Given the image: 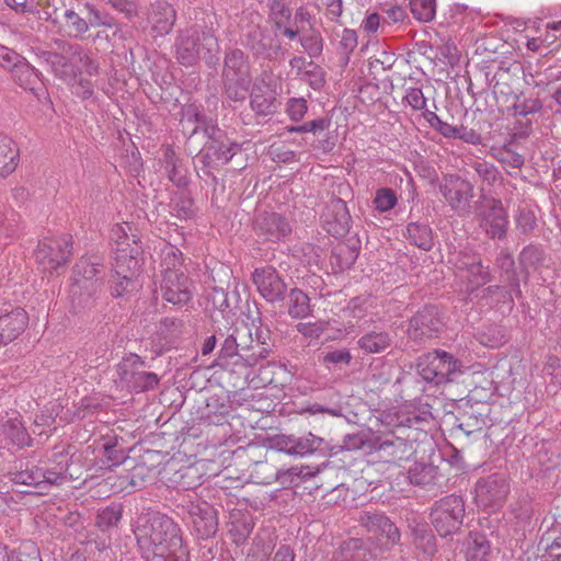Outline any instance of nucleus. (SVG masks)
Returning a JSON list of instances; mask_svg holds the SVG:
<instances>
[{
    "label": "nucleus",
    "mask_w": 561,
    "mask_h": 561,
    "mask_svg": "<svg viewBox=\"0 0 561 561\" xmlns=\"http://www.w3.org/2000/svg\"><path fill=\"white\" fill-rule=\"evenodd\" d=\"M134 535L142 557L168 553L183 543L181 530L174 520L159 512L140 514L135 523Z\"/></svg>",
    "instance_id": "obj_1"
},
{
    "label": "nucleus",
    "mask_w": 561,
    "mask_h": 561,
    "mask_svg": "<svg viewBox=\"0 0 561 561\" xmlns=\"http://www.w3.org/2000/svg\"><path fill=\"white\" fill-rule=\"evenodd\" d=\"M34 54L42 64L50 68L56 77L61 79L70 76L75 70L85 69L91 73L96 69L81 45L65 39H55L54 49L34 48Z\"/></svg>",
    "instance_id": "obj_2"
},
{
    "label": "nucleus",
    "mask_w": 561,
    "mask_h": 561,
    "mask_svg": "<svg viewBox=\"0 0 561 561\" xmlns=\"http://www.w3.org/2000/svg\"><path fill=\"white\" fill-rule=\"evenodd\" d=\"M113 233L116 238L114 273L115 276L127 279L128 283L131 277L138 276L140 270L139 256L142 252L140 238L137 229L128 222L117 225Z\"/></svg>",
    "instance_id": "obj_3"
},
{
    "label": "nucleus",
    "mask_w": 561,
    "mask_h": 561,
    "mask_svg": "<svg viewBox=\"0 0 561 561\" xmlns=\"http://www.w3.org/2000/svg\"><path fill=\"white\" fill-rule=\"evenodd\" d=\"M221 77L229 100L239 102L247 99L252 76L248 56L243 50L232 48L225 53Z\"/></svg>",
    "instance_id": "obj_4"
},
{
    "label": "nucleus",
    "mask_w": 561,
    "mask_h": 561,
    "mask_svg": "<svg viewBox=\"0 0 561 561\" xmlns=\"http://www.w3.org/2000/svg\"><path fill=\"white\" fill-rule=\"evenodd\" d=\"M111 18L90 1L70 2L61 16V26L71 38H83L91 27L111 26Z\"/></svg>",
    "instance_id": "obj_5"
},
{
    "label": "nucleus",
    "mask_w": 561,
    "mask_h": 561,
    "mask_svg": "<svg viewBox=\"0 0 561 561\" xmlns=\"http://www.w3.org/2000/svg\"><path fill=\"white\" fill-rule=\"evenodd\" d=\"M100 266H102L101 260L98 256H82L75 264L70 295L72 302L78 307H88L100 287L98 278H95L101 272Z\"/></svg>",
    "instance_id": "obj_6"
},
{
    "label": "nucleus",
    "mask_w": 561,
    "mask_h": 561,
    "mask_svg": "<svg viewBox=\"0 0 561 561\" xmlns=\"http://www.w3.org/2000/svg\"><path fill=\"white\" fill-rule=\"evenodd\" d=\"M403 427L398 426L394 431L374 435L366 442L367 447L385 462L408 460L414 453L413 439L409 434L403 436Z\"/></svg>",
    "instance_id": "obj_7"
},
{
    "label": "nucleus",
    "mask_w": 561,
    "mask_h": 561,
    "mask_svg": "<svg viewBox=\"0 0 561 561\" xmlns=\"http://www.w3.org/2000/svg\"><path fill=\"white\" fill-rule=\"evenodd\" d=\"M430 516L432 525L440 537L451 536L461 529L465 502L460 495H446L434 503Z\"/></svg>",
    "instance_id": "obj_8"
},
{
    "label": "nucleus",
    "mask_w": 561,
    "mask_h": 561,
    "mask_svg": "<svg viewBox=\"0 0 561 561\" xmlns=\"http://www.w3.org/2000/svg\"><path fill=\"white\" fill-rule=\"evenodd\" d=\"M204 133L208 137L198 158L209 175L210 170L227 164L239 151L240 146L231 142L224 133L215 126H206Z\"/></svg>",
    "instance_id": "obj_9"
},
{
    "label": "nucleus",
    "mask_w": 561,
    "mask_h": 561,
    "mask_svg": "<svg viewBox=\"0 0 561 561\" xmlns=\"http://www.w3.org/2000/svg\"><path fill=\"white\" fill-rule=\"evenodd\" d=\"M174 47L178 61L183 66H193L198 60L201 48L213 53L218 50L219 44L209 30L201 35L195 28H186L179 32Z\"/></svg>",
    "instance_id": "obj_10"
},
{
    "label": "nucleus",
    "mask_w": 561,
    "mask_h": 561,
    "mask_svg": "<svg viewBox=\"0 0 561 561\" xmlns=\"http://www.w3.org/2000/svg\"><path fill=\"white\" fill-rule=\"evenodd\" d=\"M459 362L447 352L434 351L422 355L417 359L416 368L419 375L427 382L440 385L453 381L454 376L459 371Z\"/></svg>",
    "instance_id": "obj_11"
},
{
    "label": "nucleus",
    "mask_w": 561,
    "mask_h": 561,
    "mask_svg": "<svg viewBox=\"0 0 561 561\" xmlns=\"http://www.w3.org/2000/svg\"><path fill=\"white\" fill-rule=\"evenodd\" d=\"M439 192L450 208L460 216L469 215L474 197L473 184L457 174L445 175L439 184Z\"/></svg>",
    "instance_id": "obj_12"
},
{
    "label": "nucleus",
    "mask_w": 561,
    "mask_h": 561,
    "mask_svg": "<svg viewBox=\"0 0 561 561\" xmlns=\"http://www.w3.org/2000/svg\"><path fill=\"white\" fill-rule=\"evenodd\" d=\"M510 493V483L504 474L493 473L480 478L474 488V499L479 506L497 510L503 506Z\"/></svg>",
    "instance_id": "obj_13"
},
{
    "label": "nucleus",
    "mask_w": 561,
    "mask_h": 561,
    "mask_svg": "<svg viewBox=\"0 0 561 561\" xmlns=\"http://www.w3.org/2000/svg\"><path fill=\"white\" fill-rule=\"evenodd\" d=\"M72 255V242L70 238L44 239L38 242L35 251L37 263L44 271L53 273L59 266L65 265Z\"/></svg>",
    "instance_id": "obj_14"
},
{
    "label": "nucleus",
    "mask_w": 561,
    "mask_h": 561,
    "mask_svg": "<svg viewBox=\"0 0 561 561\" xmlns=\"http://www.w3.org/2000/svg\"><path fill=\"white\" fill-rule=\"evenodd\" d=\"M444 328L439 309L435 306H425L409 321L408 336L421 342L425 339L437 337Z\"/></svg>",
    "instance_id": "obj_15"
},
{
    "label": "nucleus",
    "mask_w": 561,
    "mask_h": 561,
    "mask_svg": "<svg viewBox=\"0 0 561 561\" xmlns=\"http://www.w3.org/2000/svg\"><path fill=\"white\" fill-rule=\"evenodd\" d=\"M193 530L201 539L214 537L218 530L217 511L205 501L190 502L186 506Z\"/></svg>",
    "instance_id": "obj_16"
},
{
    "label": "nucleus",
    "mask_w": 561,
    "mask_h": 561,
    "mask_svg": "<svg viewBox=\"0 0 561 561\" xmlns=\"http://www.w3.org/2000/svg\"><path fill=\"white\" fill-rule=\"evenodd\" d=\"M252 278L259 293L266 301L276 302L284 300L287 285L275 267L266 265L255 268Z\"/></svg>",
    "instance_id": "obj_17"
},
{
    "label": "nucleus",
    "mask_w": 561,
    "mask_h": 561,
    "mask_svg": "<svg viewBox=\"0 0 561 561\" xmlns=\"http://www.w3.org/2000/svg\"><path fill=\"white\" fill-rule=\"evenodd\" d=\"M253 228L264 241L278 242L291 232L286 217L274 211H262L255 216Z\"/></svg>",
    "instance_id": "obj_18"
},
{
    "label": "nucleus",
    "mask_w": 561,
    "mask_h": 561,
    "mask_svg": "<svg viewBox=\"0 0 561 561\" xmlns=\"http://www.w3.org/2000/svg\"><path fill=\"white\" fill-rule=\"evenodd\" d=\"M159 456L157 451L147 450L128 470V473L119 477L121 489L126 490L128 486L133 490L144 488L156 473Z\"/></svg>",
    "instance_id": "obj_19"
},
{
    "label": "nucleus",
    "mask_w": 561,
    "mask_h": 561,
    "mask_svg": "<svg viewBox=\"0 0 561 561\" xmlns=\"http://www.w3.org/2000/svg\"><path fill=\"white\" fill-rule=\"evenodd\" d=\"M321 218L324 229L331 236L336 238L344 237L350 230L351 215L346 203L341 198H331L327 203Z\"/></svg>",
    "instance_id": "obj_20"
},
{
    "label": "nucleus",
    "mask_w": 561,
    "mask_h": 561,
    "mask_svg": "<svg viewBox=\"0 0 561 561\" xmlns=\"http://www.w3.org/2000/svg\"><path fill=\"white\" fill-rule=\"evenodd\" d=\"M190 279L184 272H164L160 283L163 299L173 305H184L192 299Z\"/></svg>",
    "instance_id": "obj_21"
},
{
    "label": "nucleus",
    "mask_w": 561,
    "mask_h": 561,
    "mask_svg": "<svg viewBox=\"0 0 561 561\" xmlns=\"http://www.w3.org/2000/svg\"><path fill=\"white\" fill-rule=\"evenodd\" d=\"M357 522L368 533L385 536L391 545H396L400 541L398 527L382 512L376 510L360 511Z\"/></svg>",
    "instance_id": "obj_22"
},
{
    "label": "nucleus",
    "mask_w": 561,
    "mask_h": 561,
    "mask_svg": "<svg viewBox=\"0 0 561 561\" xmlns=\"http://www.w3.org/2000/svg\"><path fill=\"white\" fill-rule=\"evenodd\" d=\"M483 224L486 233L492 239H504L507 233L508 217L500 199H485V209L483 211Z\"/></svg>",
    "instance_id": "obj_23"
},
{
    "label": "nucleus",
    "mask_w": 561,
    "mask_h": 561,
    "mask_svg": "<svg viewBox=\"0 0 561 561\" xmlns=\"http://www.w3.org/2000/svg\"><path fill=\"white\" fill-rule=\"evenodd\" d=\"M280 449L293 456H307L312 455L318 451H324L327 448V443L323 438L318 437L311 433L307 436L302 437H285L282 439Z\"/></svg>",
    "instance_id": "obj_24"
},
{
    "label": "nucleus",
    "mask_w": 561,
    "mask_h": 561,
    "mask_svg": "<svg viewBox=\"0 0 561 561\" xmlns=\"http://www.w3.org/2000/svg\"><path fill=\"white\" fill-rule=\"evenodd\" d=\"M27 322L28 316L22 308H15L0 316V345H5L22 334Z\"/></svg>",
    "instance_id": "obj_25"
},
{
    "label": "nucleus",
    "mask_w": 561,
    "mask_h": 561,
    "mask_svg": "<svg viewBox=\"0 0 561 561\" xmlns=\"http://www.w3.org/2000/svg\"><path fill=\"white\" fill-rule=\"evenodd\" d=\"M244 45L257 57H271L280 47L271 32L260 26L252 27L245 34Z\"/></svg>",
    "instance_id": "obj_26"
},
{
    "label": "nucleus",
    "mask_w": 561,
    "mask_h": 561,
    "mask_svg": "<svg viewBox=\"0 0 561 561\" xmlns=\"http://www.w3.org/2000/svg\"><path fill=\"white\" fill-rule=\"evenodd\" d=\"M149 21L152 31L159 36H164L172 31L176 21V12L169 2L158 0L151 4Z\"/></svg>",
    "instance_id": "obj_27"
},
{
    "label": "nucleus",
    "mask_w": 561,
    "mask_h": 561,
    "mask_svg": "<svg viewBox=\"0 0 561 561\" xmlns=\"http://www.w3.org/2000/svg\"><path fill=\"white\" fill-rule=\"evenodd\" d=\"M20 150L15 141L0 134V178L12 174L19 165Z\"/></svg>",
    "instance_id": "obj_28"
},
{
    "label": "nucleus",
    "mask_w": 561,
    "mask_h": 561,
    "mask_svg": "<svg viewBox=\"0 0 561 561\" xmlns=\"http://www.w3.org/2000/svg\"><path fill=\"white\" fill-rule=\"evenodd\" d=\"M393 342V337L387 331L373 330L362 335L358 341V347L367 354H379L388 350Z\"/></svg>",
    "instance_id": "obj_29"
},
{
    "label": "nucleus",
    "mask_w": 561,
    "mask_h": 561,
    "mask_svg": "<svg viewBox=\"0 0 561 561\" xmlns=\"http://www.w3.org/2000/svg\"><path fill=\"white\" fill-rule=\"evenodd\" d=\"M491 557V545L485 535L470 533L466 542V561H489Z\"/></svg>",
    "instance_id": "obj_30"
},
{
    "label": "nucleus",
    "mask_w": 561,
    "mask_h": 561,
    "mask_svg": "<svg viewBox=\"0 0 561 561\" xmlns=\"http://www.w3.org/2000/svg\"><path fill=\"white\" fill-rule=\"evenodd\" d=\"M411 484L431 489L438 481V468L431 463L416 462L408 471Z\"/></svg>",
    "instance_id": "obj_31"
},
{
    "label": "nucleus",
    "mask_w": 561,
    "mask_h": 561,
    "mask_svg": "<svg viewBox=\"0 0 561 561\" xmlns=\"http://www.w3.org/2000/svg\"><path fill=\"white\" fill-rule=\"evenodd\" d=\"M13 80L24 90L35 93L42 84L39 73L25 58L11 72Z\"/></svg>",
    "instance_id": "obj_32"
},
{
    "label": "nucleus",
    "mask_w": 561,
    "mask_h": 561,
    "mask_svg": "<svg viewBox=\"0 0 561 561\" xmlns=\"http://www.w3.org/2000/svg\"><path fill=\"white\" fill-rule=\"evenodd\" d=\"M251 108L261 116H268L276 113L278 101L273 91L264 92L260 88H254L251 93Z\"/></svg>",
    "instance_id": "obj_33"
},
{
    "label": "nucleus",
    "mask_w": 561,
    "mask_h": 561,
    "mask_svg": "<svg viewBox=\"0 0 561 561\" xmlns=\"http://www.w3.org/2000/svg\"><path fill=\"white\" fill-rule=\"evenodd\" d=\"M334 561H374V556L359 539L353 538L343 542Z\"/></svg>",
    "instance_id": "obj_34"
},
{
    "label": "nucleus",
    "mask_w": 561,
    "mask_h": 561,
    "mask_svg": "<svg viewBox=\"0 0 561 561\" xmlns=\"http://www.w3.org/2000/svg\"><path fill=\"white\" fill-rule=\"evenodd\" d=\"M358 256V249L347 243L336 244L331 252L330 263L335 272L350 268Z\"/></svg>",
    "instance_id": "obj_35"
},
{
    "label": "nucleus",
    "mask_w": 561,
    "mask_h": 561,
    "mask_svg": "<svg viewBox=\"0 0 561 561\" xmlns=\"http://www.w3.org/2000/svg\"><path fill=\"white\" fill-rule=\"evenodd\" d=\"M405 238L409 242L424 251L433 247V233L428 225L420 222H410L407 226Z\"/></svg>",
    "instance_id": "obj_36"
},
{
    "label": "nucleus",
    "mask_w": 561,
    "mask_h": 561,
    "mask_svg": "<svg viewBox=\"0 0 561 561\" xmlns=\"http://www.w3.org/2000/svg\"><path fill=\"white\" fill-rule=\"evenodd\" d=\"M164 163L168 176L178 187H184L188 184L186 169L182 165L180 159L175 156L172 148H167L164 152Z\"/></svg>",
    "instance_id": "obj_37"
},
{
    "label": "nucleus",
    "mask_w": 561,
    "mask_h": 561,
    "mask_svg": "<svg viewBox=\"0 0 561 561\" xmlns=\"http://www.w3.org/2000/svg\"><path fill=\"white\" fill-rule=\"evenodd\" d=\"M496 266L503 272L504 282L520 296L519 278L515 271V261L507 251H501L496 257Z\"/></svg>",
    "instance_id": "obj_38"
},
{
    "label": "nucleus",
    "mask_w": 561,
    "mask_h": 561,
    "mask_svg": "<svg viewBox=\"0 0 561 561\" xmlns=\"http://www.w3.org/2000/svg\"><path fill=\"white\" fill-rule=\"evenodd\" d=\"M239 300L240 297L238 293H233L232 296H229L224 288L214 287L208 294V301L221 313L231 312L238 307Z\"/></svg>",
    "instance_id": "obj_39"
},
{
    "label": "nucleus",
    "mask_w": 561,
    "mask_h": 561,
    "mask_svg": "<svg viewBox=\"0 0 561 561\" xmlns=\"http://www.w3.org/2000/svg\"><path fill=\"white\" fill-rule=\"evenodd\" d=\"M309 297L298 288H294L289 294L288 313L293 318L300 319L309 316L310 308Z\"/></svg>",
    "instance_id": "obj_40"
},
{
    "label": "nucleus",
    "mask_w": 561,
    "mask_h": 561,
    "mask_svg": "<svg viewBox=\"0 0 561 561\" xmlns=\"http://www.w3.org/2000/svg\"><path fill=\"white\" fill-rule=\"evenodd\" d=\"M414 545L427 559L437 551L436 540L433 533L426 527H416L413 531Z\"/></svg>",
    "instance_id": "obj_41"
},
{
    "label": "nucleus",
    "mask_w": 561,
    "mask_h": 561,
    "mask_svg": "<svg viewBox=\"0 0 561 561\" xmlns=\"http://www.w3.org/2000/svg\"><path fill=\"white\" fill-rule=\"evenodd\" d=\"M123 508L121 505H110L98 512L95 525L102 531L116 527L122 519Z\"/></svg>",
    "instance_id": "obj_42"
},
{
    "label": "nucleus",
    "mask_w": 561,
    "mask_h": 561,
    "mask_svg": "<svg viewBox=\"0 0 561 561\" xmlns=\"http://www.w3.org/2000/svg\"><path fill=\"white\" fill-rule=\"evenodd\" d=\"M57 468H42L41 494L47 493L50 486H59L67 481V468L58 465Z\"/></svg>",
    "instance_id": "obj_43"
},
{
    "label": "nucleus",
    "mask_w": 561,
    "mask_h": 561,
    "mask_svg": "<svg viewBox=\"0 0 561 561\" xmlns=\"http://www.w3.org/2000/svg\"><path fill=\"white\" fill-rule=\"evenodd\" d=\"M462 268L467 270L470 283L474 284L477 287L491 282L492 276L489 266H484L480 259L472 257L470 262H463Z\"/></svg>",
    "instance_id": "obj_44"
},
{
    "label": "nucleus",
    "mask_w": 561,
    "mask_h": 561,
    "mask_svg": "<svg viewBox=\"0 0 561 561\" xmlns=\"http://www.w3.org/2000/svg\"><path fill=\"white\" fill-rule=\"evenodd\" d=\"M41 474L42 468L32 467L26 468L24 470H16L10 472V480L16 484H24L28 486H34L37 492L41 494Z\"/></svg>",
    "instance_id": "obj_45"
},
{
    "label": "nucleus",
    "mask_w": 561,
    "mask_h": 561,
    "mask_svg": "<svg viewBox=\"0 0 561 561\" xmlns=\"http://www.w3.org/2000/svg\"><path fill=\"white\" fill-rule=\"evenodd\" d=\"M413 16L423 23L431 22L436 13V0H410Z\"/></svg>",
    "instance_id": "obj_46"
},
{
    "label": "nucleus",
    "mask_w": 561,
    "mask_h": 561,
    "mask_svg": "<svg viewBox=\"0 0 561 561\" xmlns=\"http://www.w3.org/2000/svg\"><path fill=\"white\" fill-rule=\"evenodd\" d=\"M203 115L195 105H187L182 110L181 125L183 130H190V136L197 133L199 124L204 123Z\"/></svg>",
    "instance_id": "obj_47"
},
{
    "label": "nucleus",
    "mask_w": 561,
    "mask_h": 561,
    "mask_svg": "<svg viewBox=\"0 0 561 561\" xmlns=\"http://www.w3.org/2000/svg\"><path fill=\"white\" fill-rule=\"evenodd\" d=\"M519 263L528 274L529 268H537L543 262V251L536 245H528L519 254Z\"/></svg>",
    "instance_id": "obj_48"
},
{
    "label": "nucleus",
    "mask_w": 561,
    "mask_h": 561,
    "mask_svg": "<svg viewBox=\"0 0 561 561\" xmlns=\"http://www.w3.org/2000/svg\"><path fill=\"white\" fill-rule=\"evenodd\" d=\"M313 90H321L325 84L324 70L313 61L308 62V69L304 70V76L300 78Z\"/></svg>",
    "instance_id": "obj_49"
},
{
    "label": "nucleus",
    "mask_w": 561,
    "mask_h": 561,
    "mask_svg": "<svg viewBox=\"0 0 561 561\" xmlns=\"http://www.w3.org/2000/svg\"><path fill=\"white\" fill-rule=\"evenodd\" d=\"M182 265H183V254L182 252L173 247V245H168L164 250H163V257H162V263H161V266L163 267V272H183L182 271Z\"/></svg>",
    "instance_id": "obj_50"
},
{
    "label": "nucleus",
    "mask_w": 561,
    "mask_h": 561,
    "mask_svg": "<svg viewBox=\"0 0 561 561\" xmlns=\"http://www.w3.org/2000/svg\"><path fill=\"white\" fill-rule=\"evenodd\" d=\"M270 10L271 16L278 30H280L291 18V10L286 0H272Z\"/></svg>",
    "instance_id": "obj_51"
},
{
    "label": "nucleus",
    "mask_w": 561,
    "mask_h": 561,
    "mask_svg": "<svg viewBox=\"0 0 561 561\" xmlns=\"http://www.w3.org/2000/svg\"><path fill=\"white\" fill-rule=\"evenodd\" d=\"M493 156L499 162L510 168L520 169L525 162L524 157L512 150L507 145L496 149Z\"/></svg>",
    "instance_id": "obj_52"
},
{
    "label": "nucleus",
    "mask_w": 561,
    "mask_h": 561,
    "mask_svg": "<svg viewBox=\"0 0 561 561\" xmlns=\"http://www.w3.org/2000/svg\"><path fill=\"white\" fill-rule=\"evenodd\" d=\"M300 45L310 57H318L323 50V39L321 34L312 30L310 34L302 35L299 38Z\"/></svg>",
    "instance_id": "obj_53"
},
{
    "label": "nucleus",
    "mask_w": 561,
    "mask_h": 561,
    "mask_svg": "<svg viewBox=\"0 0 561 561\" xmlns=\"http://www.w3.org/2000/svg\"><path fill=\"white\" fill-rule=\"evenodd\" d=\"M128 381L138 391H145L153 389L158 385L159 378L154 373L138 371L133 373L131 379H129Z\"/></svg>",
    "instance_id": "obj_54"
},
{
    "label": "nucleus",
    "mask_w": 561,
    "mask_h": 561,
    "mask_svg": "<svg viewBox=\"0 0 561 561\" xmlns=\"http://www.w3.org/2000/svg\"><path fill=\"white\" fill-rule=\"evenodd\" d=\"M267 354L268 348L266 342H253V346H251L249 353H241V362L244 366L251 367L256 365L260 359L265 358Z\"/></svg>",
    "instance_id": "obj_55"
},
{
    "label": "nucleus",
    "mask_w": 561,
    "mask_h": 561,
    "mask_svg": "<svg viewBox=\"0 0 561 561\" xmlns=\"http://www.w3.org/2000/svg\"><path fill=\"white\" fill-rule=\"evenodd\" d=\"M542 107V102L539 99H517L513 105L514 115L524 117L539 113Z\"/></svg>",
    "instance_id": "obj_56"
},
{
    "label": "nucleus",
    "mask_w": 561,
    "mask_h": 561,
    "mask_svg": "<svg viewBox=\"0 0 561 561\" xmlns=\"http://www.w3.org/2000/svg\"><path fill=\"white\" fill-rule=\"evenodd\" d=\"M232 332L236 336L239 350V359L241 360V353H249L251 346H253V337L251 329L248 325L242 324L240 327H233Z\"/></svg>",
    "instance_id": "obj_57"
},
{
    "label": "nucleus",
    "mask_w": 561,
    "mask_h": 561,
    "mask_svg": "<svg viewBox=\"0 0 561 561\" xmlns=\"http://www.w3.org/2000/svg\"><path fill=\"white\" fill-rule=\"evenodd\" d=\"M374 204L376 209L382 213L392 209L397 204L396 192L391 188H379L376 192Z\"/></svg>",
    "instance_id": "obj_58"
},
{
    "label": "nucleus",
    "mask_w": 561,
    "mask_h": 561,
    "mask_svg": "<svg viewBox=\"0 0 561 561\" xmlns=\"http://www.w3.org/2000/svg\"><path fill=\"white\" fill-rule=\"evenodd\" d=\"M225 341L221 345L219 359H228L238 357V360H236V364L240 360L239 359V350H238V343L236 340V336L232 332V327L227 329V332H225Z\"/></svg>",
    "instance_id": "obj_59"
},
{
    "label": "nucleus",
    "mask_w": 561,
    "mask_h": 561,
    "mask_svg": "<svg viewBox=\"0 0 561 561\" xmlns=\"http://www.w3.org/2000/svg\"><path fill=\"white\" fill-rule=\"evenodd\" d=\"M330 119L325 117H320L310 122H306L298 126L288 127L289 133H313L317 134L319 131H323L330 127Z\"/></svg>",
    "instance_id": "obj_60"
},
{
    "label": "nucleus",
    "mask_w": 561,
    "mask_h": 561,
    "mask_svg": "<svg viewBox=\"0 0 561 561\" xmlns=\"http://www.w3.org/2000/svg\"><path fill=\"white\" fill-rule=\"evenodd\" d=\"M512 513L514 517L520 523H529L534 515V506L531 500L528 497L520 499L514 504Z\"/></svg>",
    "instance_id": "obj_61"
},
{
    "label": "nucleus",
    "mask_w": 561,
    "mask_h": 561,
    "mask_svg": "<svg viewBox=\"0 0 561 561\" xmlns=\"http://www.w3.org/2000/svg\"><path fill=\"white\" fill-rule=\"evenodd\" d=\"M357 47V34L354 30L344 28L339 42V49L344 55L346 62L348 61L350 55Z\"/></svg>",
    "instance_id": "obj_62"
},
{
    "label": "nucleus",
    "mask_w": 561,
    "mask_h": 561,
    "mask_svg": "<svg viewBox=\"0 0 561 561\" xmlns=\"http://www.w3.org/2000/svg\"><path fill=\"white\" fill-rule=\"evenodd\" d=\"M173 211L179 218H190L194 215V202L193 199L185 195L180 194L174 201H173Z\"/></svg>",
    "instance_id": "obj_63"
},
{
    "label": "nucleus",
    "mask_w": 561,
    "mask_h": 561,
    "mask_svg": "<svg viewBox=\"0 0 561 561\" xmlns=\"http://www.w3.org/2000/svg\"><path fill=\"white\" fill-rule=\"evenodd\" d=\"M147 561H188V551L181 543L180 548L170 549L168 553L151 556Z\"/></svg>",
    "instance_id": "obj_64"
}]
</instances>
